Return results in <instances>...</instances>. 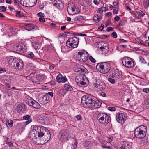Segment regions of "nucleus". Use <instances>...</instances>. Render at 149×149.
Wrapping results in <instances>:
<instances>
[{"label": "nucleus", "instance_id": "53", "mask_svg": "<svg viewBox=\"0 0 149 149\" xmlns=\"http://www.w3.org/2000/svg\"><path fill=\"white\" fill-rule=\"evenodd\" d=\"M112 36L114 38H116L117 37V35L115 32H113L111 34Z\"/></svg>", "mask_w": 149, "mask_h": 149}, {"label": "nucleus", "instance_id": "56", "mask_svg": "<svg viewBox=\"0 0 149 149\" xmlns=\"http://www.w3.org/2000/svg\"><path fill=\"white\" fill-rule=\"evenodd\" d=\"M0 9L2 11H5L6 10V8L4 6H1L0 7Z\"/></svg>", "mask_w": 149, "mask_h": 149}, {"label": "nucleus", "instance_id": "42", "mask_svg": "<svg viewBox=\"0 0 149 149\" xmlns=\"http://www.w3.org/2000/svg\"><path fill=\"white\" fill-rule=\"evenodd\" d=\"M144 5L146 8L149 6V0H146L144 3Z\"/></svg>", "mask_w": 149, "mask_h": 149}, {"label": "nucleus", "instance_id": "39", "mask_svg": "<svg viewBox=\"0 0 149 149\" xmlns=\"http://www.w3.org/2000/svg\"><path fill=\"white\" fill-rule=\"evenodd\" d=\"M16 16L17 17H22L24 16L21 11H18L16 12Z\"/></svg>", "mask_w": 149, "mask_h": 149}, {"label": "nucleus", "instance_id": "4", "mask_svg": "<svg viewBox=\"0 0 149 149\" xmlns=\"http://www.w3.org/2000/svg\"><path fill=\"white\" fill-rule=\"evenodd\" d=\"M94 100L92 97L86 95L83 96L81 99V103L83 105L87 107H92L95 105Z\"/></svg>", "mask_w": 149, "mask_h": 149}, {"label": "nucleus", "instance_id": "57", "mask_svg": "<svg viewBox=\"0 0 149 149\" xmlns=\"http://www.w3.org/2000/svg\"><path fill=\"white\" fill-rule=\"evenodd\" d=\"M38 79H39V81H40V82H42L43 80V77H42L41 76H38Z\"/></svg>", "mask_w": 149, "mask_h": 149}, {"label": "nucleus", "instance_id": "14", "mask_svg": "<svg viewBox=\"0 0 149 149\" xmlns=\"http://www.w3.org/2000/svg\"><path fill=\"white\" fill-rule=\"evenodd\" d=\"M58 137L61 141H65L68 138L67 132L64 130H62L58 135Z\"/></svg>", "mask_w": 149, "mask_h": 149}, {"label": "nucleus", "instance_id": "51", "mask_svg": "<svg viewBox=\"0 0 149 149\" xmlns=\"http://www.w3.org/2000/svg\"><path fill=\"white\" fill-rule=\"evenodd\" d=\"M30 118V116L29 115H26L23 117V118L25 120H27L29 119Z\"/></svg>", "mask_w": 149, "mask_h": 149}, {"label": "nucleus", "instance_id": "50", "mask_svg": "<svg viewBox=\"0 0 149 149\" xmlns=\"http://www.w3.org/2000/svg\"><path fill=\"white\" fill-rule=\"evenodd\" d=\"M143 91L146 93H148L149 92V88H143Z\"/></svg>", "mask_w": 149, "mask_h": 149}, {"label": "nucleus", "instance_id": "29", "mask_svg": "<svg viewBox=\"0 0 149 149\" xmlns=\"http://www.w3.org/2000/svg\"><path fill=\"white\" fill-rule=\"evenodd\" d=\"M99 88L100 90H103L105 88V86L104 83L102 81H100L98 83Z\"/></svg>", "mask_w": 149, "mask_h": 149}, {"label": "nucleus", "instance_id": "34", "mask_svg": "<svg viewBox=\"0 0 149 149\" xmlns=\"http://www.w3.org/2000/svg\"><path fill=\"white\" fill-rule=\"evenodd\" d=\"M15 58H13L12 57H10L8 58V62L9 64L10 65H12V63H13V65H14V63H15Z\"/></svg>", "mask_w": 149, "mask_h": 149}, {"label": "nucleus", "instance_id": "26", "mask_svg": "<svg viewBox=\"0 0 149 149\" xmlns=\"http://www.w3.org/2000/svg\"><path fill=\"white\" fill-rule=\"evenodd\" d=\"M64 87L65 88L67 91H75V88H73L72 86L68 84H65L64 85Z\"/></svg>", "mask_w": 149, "mask_h": 149}, {"label": "nucleus", "instance_id": "44", "mask_svg": "<svg viewBox=\"0 0 149 149\" xmlns=\"http://www.w3.org/2000/svg\"><path fill=\"white\" fill-rule=\"evenodd\" d=\"M77 142H74L72 144L71 148L72 149H75L76 148L77 146Z\"/></svg>", "mask_w": 149, "mask_h": 149}, {"label": "nucleus", "instance_id": "6", "mask_svg": "<svg viewBox=\"0 0 149 149\" xmlns=\"http://www.w3.org/2000/svg\"><path fill=\"white\" fill-rule=\"evenodd\" d=\"M79 39L76 37L68 39L66 42V46L69 48L74 49L78 46Z\"/></svg>", "mask_w": 149, "mask_h": 149}, {"label": "nucleus", "instance_id": "20", "mask_svg": "<svg viewBox=\"0 0 149 149\" xmlns=\"http://www.w3.org/2000/svg\"><path fill=\"white\" fill-rule=\"evenodd\" d=\"M100 49H101L102 54H105V55L107 54V52L109 51V48L107 45H106L105 46L103 47H100Z\"/></svg>", "mask_w": 149, "mask_h": 149}, {"label": "nucleus", "instance_id": "60", "mask_svg": "<svg viewBox=\"0 0 149 149\" xmlns=\"http://www.w3.org/2000/svg\"><path fill=\"white\" fill-rule=\"evenodd\" d=\"M37 0H31V3H33V5H35L37 3Z\"/></svg>", "mask_w": 149, "mask_h": 149}, {"label": "nucleus", "instance_id": "59", "mask_svg": "<svg viewBox=\"0 0 149 149\" xmlns=\"http://www.w3.org/2000/svg\"><path fill=\"white\" fill-rule=\"evenodd\" d=\"M113 29L112 27H109L106 30L108 32H110L112 31H113Z\"/></svg>", "mask_w": 149, "mask_h": 149}, {"label": "nucleus", "instance_id": "46", "mask_svg": "<svg viewBox=\"0 0 149 149\" xmlns=\"http://www.w3.org/2000/svg\"><path fill=\"white\" fill-rule=\"evenodd\" d=\"M108 80L109 82L112 84H114L115 82V80L111 78H109Z\"/></svg>", "mask_w": 149, "mask_h": 149}, {"label": "nucleus", "instance_id": "1", "mask_svg": "<svg viewBox=\"0 0 149 149\" xmlns=\"http://www.w3.org/2000/svg\"><path fill=\"white\" fill-rule=\"evenodd\" d=\"M46 128L39 125H33L31 127V136L32 139L40 138L44 135Z\"/></svg>", "mask_w": 149, "mask_h": 149}, {"label": "nucleus", "instance_id": "31", "mask_svg": "<svg viewBox=\"0 0 149 149\" xmlns=\"http://www.w3.org/2000/svg\"><path fill=\"white\" fill-rule=\"evenodd\" d=\"M101 19L102 17L97 15L94 16L93 17V20L96 22H98Z\"/></svg>", "mask_w": 149, "mask_h": 149}, {"label": "nucleus", "instance_id": "37", "mask_svg": "<svg viewBox=\"0 0 149 149\" xmlns=\"http://www.w3.org/2000/svg\"><path fill=\"white\" fill-rule=\"evenodd\" d=\"M84 19V17L83 16H79L77 17H76L75 18H74V20L75 21H81L82 20Z\"/></svg>", "mask_w": 149, "mask_h": 149}, {"label": "nucleus", "instance_id": "33", "mask_svg": "<svg viewBox=\"0 0 149 149\" xmlns=\"http://www.w3.org/2000/svg\"><path fill=\"white\" fill-rule=\"evenodd\" d=\"M144 107L146 109L149 108V97L148 98L144 101Z\"/></svg>", "mask_w": 149, "mask_h": 149}, {"label": "nucleus", "instance_id": "7", "mask_svg": "<svg viewBox=\"0 0 149 149\" xmlns=\"http://www.w3.org/2000/svg\"><path fill=\"white\" fill-rule=\"evenodd\" d=\"M26 101L27 104L36 109H39L40 107V104L37 101L29 96H27L26 97Z\"/></svg>", "mask_w": 149, "mask_h": 149}, {"label": "nucleus", "instance_id": "38", "mask_svg": "<svg viewBox=\"0 0 149 149\" xmlns=\"http://www.w3.org/2000/svg\"><path fill=\"white\" fill-rule=\"evenodd\" d=\"M27 56L28 58H34V55L33 52H29L28 53Z\"/></svg>", "mask_w": 149, "mask_h": 149}, {"label": "nucleus", "instance_id": "32", "mask_svg": "<svg viewBox=\"0 0 149 149\" xmlns=\"http://www.w3.org/2000/svg\"><path fill=\"white\" fill-rule=\"evenodd\" d=\"M108 8L107 7H102L99 8L97 10V12L99 13H102L103 12L107 10Z\"/></svg>", "mask_w": 149, "mask_h": 149}, {"label": "nucleus", "instance_id": "36", "mask_svg": "<svg viewBox=\"0 0 149 149\" xmlns=\"http://www.w3.org/2000/svg\"><path fill=\"white\" fill-rule=\"evenodd\" d=\"M94 103L95 105H94V107H95V108H98L101 106V103L100 102L97 100L95 101L94 100Z\"/></svg>", "mask_w": 149, "mask_h": 149}, {"label": "nucleus", "instance_id": "3", "mask_svg": "<svg viewBox=\"0 0 149 149\" xmlns=\"http://www.w3.org/2000/svg\"><path fill=\"white\" fill-rule=\"evenodd\" d=\"M89 55L85 50H80L74 56L76 60L81 62H86L88 60Z\"/></svg>", "mask_w": 149, "mask_h": 149}, {"label": "nucleus", "instance_id": "40", "mask_svg": "<svg viewBox=\"0 0 149 149\" xmlns=\"http://www.w3.org/2000/svg\"><path fill=\"white\" fill-rule=\"evenodd\" d=\"M139 61L141 63L143 64L146 63V61L144 58L142 56L139 57Z\"/></svg>", "mask_w": 149, "mask_h": 149}, {"label": "nucleus", "instance_id": "9", "mask_svg": "<svg viewBox=\"0 0 149 149\" xmlns=\"http://www.w3.org/2000/svg\"><path fill=\"white\" fill-rule=\"evenodd\" d=\"M122 62L124 66L129 68H132L134 66L133 61L129 57H124Z\"/></svg>", "mask_w": 149, "mask_h": 149}, {"label": "nucleus", "instance_id": "48", "mask_svg": "<svg viewBox=\"0 0 149 149\" xmlns=\"http://www.w3.org/2000/svg\"><path fill=\"white\" fill-rule=\"evenodd\" d=\"M77 119L78 120H82V117L80 115H77L75 116Z\"/></svg>", "mask_w": 149, "mask_h": 149}, {"label": "nucleus", "instance_id": "11", "mask_svg": "<svg viewBox=\"0 0 149 149\" xmlns=\"http://www.w3.org/2000/svg\"><path fill=\"white\" fill-rule=\"evenodd\" d=\"M77 9L76 8L73 3L68 4L67 10L69 15H74L77 13Z\"/></svg>", "mask_w": 149, "mask_h": 149}, {"label": "nucleus", "instance_id": "45", "mask_svg": "<svg viewBox=\"0 0 149 149\" xmlns=\"http://www.w3.org/2000/svg\"><path fill=\"white\" fill-rule=\"evenodd\" d=\"M89 58L91 62L93 63H95L96 61L95 59L91 56H90Z\"/></svg>", "mask_w": 149, "mask_h": 149}, {"label": "nucleus", "instance_id": "47", "mask_svg": "<svg viewBox=\"0 0 149 149\" xmlns=\"http://www.w3.org/2000/svg\"><path fill=\"white\" fill-rule=\"evenodd\" d=\"M78 66H77V69L76 70H77V71H78V72H81V71H82V67H83V66H80L79 67H78Z\"/></svg>", "mask_w": 149, "mask_h": 149}, {"label": "nucleus", "instance_id": "8", "mask_svg": "<svg viewBox=\"0 0 149 149\" xmlns=\"http://www.w3.org/2000/svg\"><path fill=\"white\" fill-rule=\"evenodd\" d=\"M75 81L79 86L84 87L87 86L86 83L85 82L84 77L81 75H78L75 78Z\"/></svg>", "mask_w": 149, "mask_h": 149}, {"label": "nucleus", "instance_id": "5", "mask_svg": "<svg viewBox=\"0 0 149 149\" xmlns=\"http://www.w3.org/2000/svg\"><path fill=\"white\" fill-rule=\"evenodd\" d=\"M97 118L99 122L102 124H107L111 120L110 116L104 113H99L97 115Z\"/></svg>", "mask_w": 149, "mask_h": 149}, {"label": "nucleus", "instance_id": "27", "mask_svg": "<svg viewBox=\"0 0 149 149\" xmlns=\"http://www.w3.org/2000/svg\"><path fill=\"white\" fill-rule=\"evenodd\" d=\"M111 77L118 78L120 76V73L118 71L113 72L112 74L110 75Z\"/></svg>", "mask_w": 149, "mask_h": 149}, {"label": "nucleus", "instance_id": "64", "mask_svg": "<svg viewBox=\"0 0 149 149\" xmlns=\"http://www.w3.org/2000/svg\"><path fill=\"white\" fill-rule=\"evenodd\" d=\"M102 146L103 148H105V147L106 148L108 149H113V148L110 146H104L102 145Z\"/></svg>", "mask_w": 149, "mask_h": 149}, {"label": "nucleus", "instance_id": "63", "mask_svg": "<svg viewBox=\"0 0 149 149\" xmlns=\"http://www.w3.org/2000/svg\"><path fill=\"white\" fill-rule=\"evenodd\" d=\"M124 24V21L123 20H122L120 21L119 24L120 26H123Z\"/></svg>", "mask_w": 149, "mask_h": 149}, {"label": "nucleus", "instance_id": "55", "mask_svg": "<svg viewBox=\"0 0 149 149\" xmlns=\"http://www.w3.org/2000/svg\"><path fill=\"white\" fill-rule=\"evenodd\" d=\"M39 20L40 22H43L45 21V18L42 17H40L39 19Z\"/></svg>", "mask_w": 149, "mask_h": 149}, {"label": "nucleus", "instance_id": "22", "mask_svg": "<svg viewBox=\"0 0 149 149\" xmlns=\"http://www.w3.org/2000/svg\"><path fill=\"white\" fill-rule=\"evenodd\" d=\"M103 67V62L99 63L96 65V69L98 71L102 73Z\"/></svg>", "mask_w": 149, "mask_h": 149}, {"label": "nucleus", "instance_id": "52", "mask_svg": "<svg viewBox=\"0 0 149 149\" xmlns=\"http://www.w3.org/2000/svg\"><path fill=\"white\" fill-rule=\"evenodd\" d=\"M134 13L135 15L136 16V17H137V18L138 19L141 18V17H139V11L138 12V11H135L134 12Z\"/></svg>", "mask_w": 149, "mask_h": 149}, {"label": "nucleus", "instance_id": "16", "mask_svg": "<svg viewBox=\"0 0 149 149\" xmlns=\"http://www.w3.org/2000/svg\"><path fill=\"white\" fill-rule=\"evenodd\" d=\"M103 65L102 73H106L109 72L111 68L110 64L107 62H103Z\"/></svg>", "mask_w": 149, "mask_h": 149}, {"label": "nucleus", "instance_id": "10", "mask_svg": "<svg viewBox=\"0 0 149 149\" xmlns=\"http://www.w3.org/2000/svg\"><path fill=\"white\" fill-rule=\"evenodd\" d=\"M14 61L15 63L13 66L15 69L21 70L24 68V65L22 60L15 58Z\"/></svg>", "mask_w": 149, "mask_h": 149}, {"label": "nucleus", "instance_id": "35", "mask_svg": "<svg viewBox=\"0 0 149 149\" xmlns=\"http://www.w3.org/2000/svg\"><path fill=\"white\" fill-rule=\"evenodd\" d=\"M68 47L65 45H62L61 46V51L62 52L65 53L68 52Z\"/></svg>", "mask_w": 149, "mask_h": 149}, {"label": "nucleus", "instance_id": "17", "mask_svg": "<svg viewBox=\"0 0 149 149\" xmlns=\"http://www.w3.org/2000/svg\"><path fill=\"white\" fill-rule=\"evenodd\" d=\"M26 26L25 29L28 30L30 31L31 30H34L38 29V27L37 26L33 24H25Z\"/></svg>", "mask_w": 149, "mask_h": 149}, {"label": "nucleus", "instance_id": "21", "mask_svg": "<svg viewBox=\"0 0 149 149\" xmlns=\"http://www.w3.org/2000/svg\"><path fill=\"white\" fill-rule=\"evenodd\" d=\"M84 147L87 149L91 148L93 146V143L89 141H86L84 143Z\"/></svg>", "mask_w": 149, "mask_h": 149}, {"label": "nucleus", "instance_id": "62", "mask_svg": "<svg viewBox=\"0 0 149 149\" xmlns=\"http://www.w3.org/2000/svg\"><path fill=\"white\" fill-rule=\"evenodd\" d=\"M100 95L103 97H105L106 96V94L104 92H101L100 93Z\"/></svg>", "mask_w": 149, "mask_h": 149}, {"label": "nucleus", "instance_id": "30", "mask_svg": "<svg viewBox=\"0 0 149 149\" xmlns=\"http://www.w3.org/2000/svg\"><path fill=\"white\" fill-rule=\"evenodd\" d=\"M130 147V146L128 142H124L123 143L121 149H129Z\"/></svg>", "mask_w": 149, "mask_h": 149}, {"label": "nucleus", "instance_id": "19", "mask_svg": "<svg viewBox=\"0 0 149 149\" xmlns=\"http://www.w3.org/2000/svg\"><path fill=\"white\" fill-rule=\"evenodd\" d=\"M21 4H23L24 6L27 7H31L34 5H33V3H31V0L28 1V0H23V3L21 1L20 2Z\"/></svg>", "mask_w": 149, "mask_h": 149}, {"label": "nucleus", "instance_id": "28", "mask_svg": "<svg viewBox=\"0 0 149 149\" xmlns=\"http://www.w3.org/2000/svg\"><path fill=\"white\" fill-rule=\"evenodd\" d=\"M32 45L36 50L39 49L40 47V45L37 42H34L32 43Z\"/></svg>", "mask_w": 149, "mask_h": 149}, {"label": "nucleus", "instance_id": "41", "mask_svg": "<svg viewBox=\"0 0 149 149\" xmlns=\"http://www.w3.org/2000/svg\"><path fill=\"white\" fill-rule=\"evenodd\" d=\"M93 87L96 90L99 91L100 90H99V85L98 83H95L93 85Z\"/></svg>", "mask_w": 149, "mask_h": 149}, {"label": "nucleus", "instance_id": "43", "mask_svg": "<svg viewBox=\"0 0 149 149\" xmlns=\"http://www.w3.org/2000/svg\"><path fill=\"white\" fill-rule=\"evenodd\" d=\"M7 122L10 127H12L13 126V123L11 120H8L7 121Z\"/></svg>", "mask_w": 149, "mask_h": 149}, {"label": "nucleus", "instance_id": "15", "mask_svg": "<svg viewBox=\"0 0 149 149\" xmlns=\"http://www.w3.org/2000/svg\"><path fill=\"white\" fill-rule=\"evenodd\" d=\"M53 4L54 6L59 9L63 8L64 6V4L61 0H54Z\"/></svg>", "mask_w": 149, "mask_h": 149}, {"label": "nucleus", "instance_id": "58", "mask_svg": "<svg viewBox=\"0 0 149 149\" xmlns=\"http://www.w3.org/2000/svg\"><path fill=\"white\" fill-rule=\"evenodd\" d=\"M6 69L5 68H0V73H1L6 72Z\"/></svg>", "mask_w": 149, "mask_h": 149}, {"label": "nucleus", "instance_id": "61", "mask_svg": "<svg viewBox=\"0 0 149 149\" xmlns=\"http://www.w3.org/2000/svg\"><path fill=\"white\" fill-rule=\"evenodd\" d=\"M120 19V17L117 16H116L114 18V19L116 21H119Z\"/></svg>", "mask_w": 149, "mask_h": 149}, {"label": "nucleus", "instance_id": "23", "mask_svg": "<svg viewBox=\"0 0 149 149\" xmlns=\"http://www.w3.org/2000/svg\"><path fill=\"white\" fill-rule=\"evenodd\" d=\"M45 134V135L44 138L45 139V141H47L50 139L51 137V135L50 134V132L46 129V132L44 135Z\"/></svg>", "mask_w": 149, "mask_h": 149}, {"label": "nucleus", "instance_id": "54", "mask_svg": "<svg viewBox=\"0 0 149 149\" xmlns=\"http://www.w3.org/2000/svg\"><path fill=\"white\" fill-rule=\"evenodd\" d=\"M139 17H143L145 15V14L144 13H143L142 11H139Z\"/></svg>", "mask_w": 149, "mask_h": 149}, {"label": "nucleus", "instance_id": "13", "mask_svg": "<svg viewBox=\"0 0 149 149\" xmlns=\"http://www.w3.org/2000/svg\"><path fill=\"white\" fill-rule=\"evenodd\" d=\"M116 119L118 123H123L126 119L125 115L123 113H120L116 115Z\"/></svg>", "mask_w": 149, "mask_h": 149}, {"label": "nucleus", "instance_id": "12", "mask_svg": "<svg viewBox=\"0 0 149 149\" xmlns=\"http://www.w3.org/2000/svg\"><path fill=\"white\" fill-rule=\"evenodd\" d=\"M14 48L16 50L22 52H24L26 49L25 45L22 43H17L15 45Z\"/></svg>", "mask_w": 149, "mask_h": 149}, {"label": "nucleus", "instance_id": "18", "mask_svg": "<svg viewBox=\"0 0 149 149\" xmlns=\"http://www.w3.org/2000/svg\"><path fill=\"white\" fill-rule=\"evenodd\" d=\"M56 79L58 82H65L67 81L66 77H63L61 74H58L56 77Z\"/></svg>", "mask_w": 149, "mask_h": 149}, {"label": "nucleus", "instance_id": "24", "mask_svg": "<svg viewBox=\"0 0 149 149\" xmlns=\"http://www.w3.org/2000/svg\"><path fill=\"white\" fill-rule=\"evenodd\" d=\"M25 107V105L23 104L18 105L17 107V111L18 113H20L24 110Z\"/></svg>", "mask_w": 149, "mask_h": 149}, {"label": "nucleus", "instance_id": "49", "mask_svg": "<svg viewBox=\"0 0 149 149\" xmlns=\"http://www.w3.org/2000/svg\"><path fill=\"white\" fill-rule=\"evenodd\" d=\"M108 110L111 111H114L116 110L115 108L113 107H109L108 108Z\"/></svg>", "mask_w": 149, "mask_h": 149}, {"label": "nucleus", "instance_id": "2", "mask_svg": "<svg viewBox=\"0 0 149 149\" xmlns=\"http://www.w3.org/2000/svg\"><path fill=\"white\" fill-rule=\"evenodd\" d=\"M147 131V127L145 126L141 125L135 129L134 133L136 138L142 139L144 137L146 136Z\"/></svg>", "mask_w": 149, "mask_h": 149}, {"label": "nucleus", "instance_id": "25", "mask_svg": "<svg viewBox=\"0 0 149 149\" xmlns=\"http://www.w3.org/2000/svg\"><path fill=\"white\" fill-rule=\"evenodd\" d=\"M27 70L29 72H32V71L34 70V67L32 63H28L27 64L26 66Z\"/></svg>", "mask_w": 149, "mask_h": 149}]
</instances>
